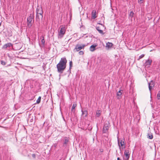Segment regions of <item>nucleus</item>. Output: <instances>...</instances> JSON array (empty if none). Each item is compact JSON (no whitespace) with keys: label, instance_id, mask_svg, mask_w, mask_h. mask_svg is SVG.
Masks as SVG:
<instances>
[{"label":"nucleus","instance_id":"obj_1","mask_svg":"<svg viewBox=\"0 0 160 160\" xmlns=\"http://www.w3.org/2000/svg\"><path fill=\"white\" fill-rule=\"evenodd\" d=\"M67 60L65 58H62L57 65L58 72L60 74L62 73L66 66Z\"/></svg>","mask_w":160,"mask_h":160},{"label":"nucleus","instance_id":"obj_2","mask_svg":"<svg viewBox=\"0 0 160 160\" xmlns=\"http://www.w3.org/2000/svg\"><path fill=\"white\" fill-rule=\"evenodd\" d=\"M66 31V28L65 26H62L60 27L58 31V38H62L65 34Z\"/></svg>","mask_w":160,"mask_h":160},{"label":"nucleus","instance_id":"obj_3","mask_svg":"<svg viewBox=\"0 0 160 160\" xmlns=\"http://www.w3.org/2000/svg\"><path fill=\"white\" fill-rule=\"evenodd\" d=\"M130 153L129 149L125 150L124 152V157H123V160H128L130 158Z\"/></svg>","mask_w":160,"mask_h":160},{"label":"nucleus","instance_id":"obj_4","mask_svg":"<svg viewBox=\"0 0 160 160\" xmlns=\"http://www.w3.org/2000/svg\"><path fill=\"white\" fill-rule=\"evenodd\" d=\"M33 18L31 15L27 18V26L29 28H30L32 26V21Z\"/></svg>","mask_w":160,"mask_h":160},{"label":"nucleus","instance_id":"obj_5","mask_svg":"<svg viewBox=\"0 0 160 160\" xmlns=\"http://www.w3.org/2000/svg\"><path fill=\"white\" fill-rule=\"evenodd\" d=\"M85 46V45L84 44L82 45L77 44L76 46L75 49L77 51H79L82 49H83Z\"/></svg>","mask_w":160,"mask_h":160},{"label":"nucleus","instance_id":"obj_6","mask_svg":"<svg viewBox=\"0 0 160 160\" xmlns=\"http://www.w3.org/2000/svg\"><path fill=\"white\" fill-rule=\"evenodd\" d=\"M109 126L108 124L106 123L104 124L103 128V133H106L108 132Z\"/></svg>","mask_w":160,"mask_h":160},{"label":"nucleus","instance_id":"obj_7","mask_svg":"<svg viewBox=\"0 0 160 160\" xmlns=\"http://www.w3.org/2000/svg\"><path fill=\"white\" fill-rule=\"evenodd\" d=\"M68 138L67 137L64 138L63 147H66L67 146V145L68 142Z\"/></svg>","mask_w":160,"mask_h":160},{"label":"nucleus","instance_id":"obj_8","mask_svg":"<svg viewBox=\"0 0 160 160\" xmlns=\"http://www.w3.org/2000/svg\"><path fill=\"white\" fill-rule=\"evenodd\" d=\"M36 13L38 14H42V10L41 7H38L37 8Z\"/></svg>","mask_w":160,"mask_h":160},{"label":"nucleus","instance_id":"obj_9","mask_svg":"<svg viewBox=\"0 0 160 160\" xmlns=\"http://www.w3.org/2000/svg\"><path fill=\"white\" fill-rule=\"evenodd\" d=\"M12 46V44L11 43H8L4 44L2 47L3 49H6L7 48H10Z\"/></svg>","mask_w":160,"mask_h":160},{"label":"nucleus","instance_id":"obj_10","mask_svg":"<svg viewBox=\"0 0 160 160\" xmlns=\"http://www.w3.org/2000/svg\"><path fill=\"white\" fill-rule=\"evenodd\" d=\"M148 84L149 90L151 92L152 88L154 86V82L152 81L149 83Z\"/></svg>","mask_w":160,"mask_h":160},{"label":"nucleus","instance_id":"obj_11","mask_svg":"<svg viewBox=\"0 0 160 160\" xmlns=\"http://www.w3.org/2000/svg\"><path fill=\"white\" fill-rule=\"evenodd\" d=\"M113 45V44L111 42H108L106 43V48L108 49H109L111 48Z\"/></svg>","mask_w":160,"mask_h":160},{"label":"nucleus","instance_id":"obj_12","mask_svg":"<svg viewBox=\"0 0 160 160\" xmlns=\"http://www.w3.org/2000/svg\"><path fill=\"white\" fill-rule=\"evenodd\" d=\"M152 62V60H151L148 59L146 62L145 63V66H148L151 65Z\"/></svg>","mask_w":160,"mask_h":160},{"label":"nucleus","instance_id":"obj_13","mask_svg":"<svg viewBox=\"0 0 160 160\" xmlns=\"http://www.w3.org/2000/svg\"><path fill=\"white\" fill-rule=\"evenodd\" d=\"M96 10H93L92 12V19H95L96 18Z\"/></svg>","mask_w":160,"mask_h":160},{"label":"nucleus","instance_id":"obj_14","mask_svg":"<svg viewBox=\"0 0 160 160\" xmlns=\"http://www.w3.org/2000/svg\"><path fill=\"white\" fill-rule=\"evenodd\" d=\"M77 104L76 103L74 102L73 103L72 106V108L71 111L72 112H73L74 113L75 112V108L77 106Z\"/></svg>","mask_w":160,"mask_h":160},{"label":"nucleus","instance_id":"obj_15","mask_svg":"<svg viewBox=\"0 0 160 160\" xmlns=\"http://www.w3.org/2000/svg\"><path fill=\"white\" fill-rule=\"evenodd\" d=\"M97 46V45H91L90 48V50L92 52L94 51L95 50L96 47Z\"/></svg>","mask_w":160,"mask_h":160},{"label":"nucleus","instance_id":"obj_16","mask_svg":"<svg viewBox=\"0 0 160 160\" xmlns=\"http://www.w3.org/2000/svg\"><path fill=\"white\" fill-rule=\"evenodd\" d=\"M118 143L119 147H120V146H123L124 145V142L122 140H121L120 141V140L119 139L118 140Z\"/></svg>","mask_w":160,"mask_h":160},{"label":"nucleus","instance_id":"obj_17","mask_svg":"<svg viewBox=\"0 0 160 160\" xmlns=\"http://www.w3.org/2000/svg\"><path fill=\"white\" fill-rule=\"evenodd\" d=\"M82 115L84 116V117H86L88 114V112L86 110H82Z\"/></svg>","mask_w":160,"mask_h":160},{"label":"nucleus","instance_id":"obj_18","mask_svg":"<svg viewBox=\"0 0 160 160\" xmlns=\"http://www.w3.org/2000/svg\"><path fill=\"white\" fill-rule=\"evenodd\" d=\"M43 16L42 14H38L36 15V19H38L39 20L40 19H42V18Z\"/></svg>","mask_w":160,"mask_h":160},{"label":"nucleus","instance_id":"obj_19","mask_svg":"<svg viewBox=\"0 0 160 160\" xmlns=\"http://www.w3.org/2000/svg\"><path fill=\"white\" fill-rule=\"evenodd\" d=\"M134 13L132 11H131L129 15V18L132 20V18L133 17Z\"/></svg>","mask_w":160,"mask_h":160},{"label":"nucleus","instance_id":"obj_20","mask_svg":"<svg viewBox=\"0 0 160 160\" xmlns=\"http://www.w3.org/2000/svg\"><path fill=\"white\" fill-rule=\"evenodd\" d=\"M96 29L97 31H98L99 33L102 34H103L104 33H103V31L102 30H101L100 29V28L99 27H96Z\"/></svg>","mask_w":160,"mask_h":160},{"label":"nucleus","instance_id":"obj_21","mask_svg":"<svg viewBox=\"0 0 160 160\" xmlns=\"http://www.w3.org/2000/svg\"><path fill=\"white\" fill-rule=\"evenodd\" d=\"M121 90H120L117 93V95L118 96V98L119 99L120 98H121V96L122 95V92H121Z\"/></svg>","mask_w":160,"mask_h":160},{"label":"nucleus","instance_id":"obj_22","mask_svg":"<svg viewBox=\"0 0 160 160\" xmlns=\"http://www.w3.org/2000/svg\"><path fill=\"white\" fill-rule=\"evenodd\" d=\"M42 40H41V43L42 44V45L43 46H44L45 44V40L44 39V38L43 36H42L41 38V39H42Z\"/></svg>","mask_w":160,"mask_h":160},{"label":"nucleus","instance_id":"obj_23","mask_svg":"<svg viewBox=\"0 0 160 160\" xmlns=\"http://www.w3.org/2000/svg\"><path fill=\"white\" fill-rule=\"evenodd\" d=\"M101 111L99 110H97L96 111V116L99 117L101 115Z\"/></svg>","mask_w":160,"mask_h":160},{"label":"nucleus","instance_id":"obj_24","mask_svg":"<svg viewBox=\"0 0 160 160\" xmlns=\"http://www.w3.org/2000/svg\"><path fill=\"white\" fill-rule=\"evenodd\" d=\"M148 138L149 139H152L153 138V135L151 134H148Z\"/></svg>","mask_w":160,"mask_h":160},{"label":"nucleus","instance_id":"obj_25","mask_svg":"<svg viewBox=\"0 0 160 160\" xmlns=\"http://www.w3.org/2000/svg\"><path fill=\"white\" fill-rule=\"evenodd\" d=\"M41 97L40 96L38 97V98L36 102L37 103H39L40 102V101H41Z\"/></svg>","mask_w":160,"mask_h":160},{"label":"nucleus","instance_id":"obj_26","mask_svg":"<svg viewBox=\"0 0 160 160\" xmlns=\"http://www.w3.org/2000/svg\"><path fill=\"white\" fill-rule=\"evenodd\" d=\"M1 63L3 65H5L6 64V62L2 60L1 61Z\"/></svg>","mask_w":160,"mask_h":160},{"label":"nucleus","instance_id":"obj_27","mask_svg":"<svg viewBox=\"0 0 160 160\" xmlns=\"http://www.w3.org/2000/svg\"><path fill=\"white\" fill-rule=\"evenodd\" d=\"M72 65V61H70L69 62V70H70L71 68Z\"/></svg>","mask_w":160,"mask_h":160},{"label":"nucleus","instance_id":"obj_28","mask_svg":"<svg viewBox=\"0 0 160 160\" xmlns=\"http://www.w3.org/2000/svg\"><path fill=\"white\" fill-rule=\"evenodd\" d=\"M144 56V55L143 54H142L141 55L139 58V59L142 58H143Z\"/></svg>","mask_w":160,"mask_h":160},{"label":"nucleus","instance_id":"obj_29","mask_svg":"<svg viewBox=\"0 0 160 160\" xmlns=\"http://www.w3.org/2000/svg\"><path fill=\"white\" fill-rule=\"evenodd\" d=\"M157 97L158 99H159V97H160V92H159L157 94Z\"/></svg>","mask_w":160,"mask_h":160},{"label":"nucleus","instance_id":"obj_30","mask_svg":"<svg viewBox=\"0 0 160 160\" xmlns=\"http://www.w3.org/2000/svg\"><path fill=\"white\" fill-rule=\"evenodd\" d=\"M79 54L80 55H82L83 54V52L82 51H80L79 52Z\"/></svg>","mask_w":160,"mask_h":160},{"label":"nucleus","instance_id":"obj_31","mask_svg":"<svg viewBox=\"0 0 160 160\" xmlns=\"http://www.w3.org/2000/svg\"><path fill=\"white\" fill-rule=\"evenodd\" d=\"M143 0H138V2L140 3H142V1Z\"/></svg>","mask_w":160,"mask_h":160},{"label":"nucleus","instance_id":"obj_32","mask_svg":"<svg viewBox=\"0 0 160 160\" xmlns=\"http://www.w3.org/2000/svg\"><path fill=\"white\" fill-rule=\"evenodd\" d=\"M53 146L55 147V148H56V147L57 146V144L56 143H54L53 145Z\"/></svg>","mask_w":160,"mask_h":160},{"label":"nucleus","instance_id":"obj_33","mask_svg":"<svg viewBox=\"0 0 160 160\" xmlns=\"http://www.w3.org/2000/svg\"><path fill=\"white\" fill-rule=\"evenodd\" d=\"M32 157H33V158H35V156H36V155L35 154H32Z\"/></svg>","mask_w":160,"mask_h":160},{"label":"nucleus","instance_id":"obj_34","mask_svg":"<svg viewBox=\"0 0 160 160\" xmlns=\"http://www.w3.org/2000/svg\"><path fill=\"white\" fill-rule=\"evenodd\" d=\"M117 160H121L120 159V158H117Z\"/></svg>","mask_w":160,"mask_h":160},{"label":"nucleus","instance_id":"obj_35","mask_svg":"<svg viewBox=\"0 0 160 160\" xmlns=\"http://www.w3.org/2000/svg\"><path fill=\"white\" fill-rule=\"evenodd\" d=\"M32 120H33V119L32 118V119H31V120H30V121L31 122H32Z\"/></svg>","mask_w":160,"mask_h":160},{"label":"nucleus","instance_id":"obj_36","mask_svg":"<svg viewBox=\"0 0 160 160\" xmlns=\"http://www.w3.org/2000/svg\"><path fill=\"white\" fill-rule=\"evenodd\" d=\"M59 160H64V159H60Z\"/></svg>","mask_w":160,"mask_h":160},{"label":"nucleus","instance_id":"obj_37","mask_svg":"<svg viewBox=\"0 0 160 160\" xmlns=\"http://www.w3.org/2000/svg\"><path fill=\"white\" fill-rule=\"evenodd\" d=\"M1 24L0 23V26H1Z\"/></svg>","mask_w":160,"mask_h":160}]
</instances>
